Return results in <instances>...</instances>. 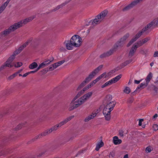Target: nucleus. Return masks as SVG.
Listing matches in <instances>:
<instances>
[{
  "label": "nucleus",
  "mask_w": 158,
  "mask_h": 158,
  "mask_svg": "<svg viewBox=\"0 0 158 158\" xmlns=\"http://www.w3.org/2000/svg\"><path fill=\"white\" fill-rule=\"evenodd\" d=\"M102 67V65H101L93 71L85 80L78 87L77 90H79L82 88L86 84L91 80L98 72L101 70Z\"/></svg>",
  "instance_id": "1"
},
{
  "label": "nucleus",
  "mask_w": 158,
  "mask_h": 158,
  "mask_svg": "<svg viewBox=\"0 0 158 158\" xmlns=\"http://www.w3.org/2000/svg\"><path fill=\"white\" fill-rule=\"evenodd\" d=\"M93 94L92 92H89L83 95L77 100H76L74 102L77 107L80 106L85 103L87 100L90 98Z\"/></svg>",
  "instance_id": "2"
},
{
  "label": "nucleus",
  "mask_w": 158,
  "mask_h": 158,
  "mask_svg": "<svg viewBox=\"0 0 158 158\" xmlns=\"http://www.w3.org/2000/svg\"><path fill=\"white\" fill-rule=\"evenodd\" d=\"M22 50V47H19L18 49L16 50L14 52L13 55L9 58L7 61L5 63V64L2 65L1 68H4L5 66L9 67H12L14 65L12 63V62L15 59V56L19 53Z\"/></svg>",
  "instance_id": "3"
},
{
  "label": "nucleus",
  "mask_w": 158,
  "mask_h": 158,
  "mask_svg": "<svg viewBox=\"0 0 158 158\" xmlns=\"http://www.w3.org/2000/svg\"><path fill=\"white\" fill-rule=\"evenodd\" d=\"M108 13L107 10H106L102 12L99 14L92 21V23L94 25H96L100 23L104 19Z\"/></svg>",
  "instance_id": "4"
},
{
  "label": "nucleus",
  "mask_w": 158,
  "mask_h": 158,
  "mask_svg": "<svg viewBox=\"0 0 158 158\" xmlns=\"http://www.w3.org/2000/svg\"><path fill=\"white\" fill-rule=\"evenodd\" d=\"M108 13L107 10H106L102 12L99 14L92 21V23L94 25H96L100 23L104 19Z\"/></svg>",
  "instance_id": "5"
},
{
  "label": "nucleus",
  "mask_w": 158,
  "mask_h": 158,
  "mask_svg": "<svg viewBox=\"0 0 158 158\" xmlns=\"http://www.w3.org/2000/svg\"><path fill=\"white\" fill-rule=\"evenodd\" d=\"M70 40L74 47H79L82 42L81 38L79 35H73Z\"/></svg>",
  "instance_id": "6"
},
{
  "label": "nucleus",
  "mask_w": 158,
  "mask_h": 158,
  "mask_svg": "<svg viewBox=\"0 0 158 158\" xmlns=\"http://www.w3.org/2000/svg\"><path fill=\"white\" fill-rule=\"evenodd\" d=\"M113 110L112 107L110 108V106L106 105L103 109V113L105 116V119L107 120H109L110 118V112Z\"/></svg>",
  "instance_id": "7"
},
{
  "label": "nucleus",
  "mask_w": 158,
  "mask_h": 158,
  "mask_svg": "<svg viewBox=\"0 0 158 158\" xmlns=\"http://www.w3.org/2000/svg\"><path fill=\"white\" fill-rule=\"evenodd\" d=\"M112 99V97L110 95H107L106 97L105 101L107 102V104L106 105H108L110 106V108L112 107L113 110V109L114 107L115 106L116 104V102L113 101L112 102H110Z\"/></svg>",
  "instance_id": "8"
},
{
  "label": "nucleus",
  "mask_w": 158,
  "mask_h": 158,
  "mask_svg": "<svg viewBox=\"0 0 158 158\" xmlns=\"http://www.w3.org/2000/svg\"><path fill=\"white\" fill-rule=\"evenodd\" d=\"M17 29L15 24L10 26L8 29H6L2 32V34L4 35H6L11 32Z\"/></svg>",
  "instance_id": "9"
},
{
  "label": "nucleus",
  "mask_w": 158,
  "mask_h": 158,
  "mask_svg": "<svg viewBox=\"0 0 158 158\" xmlns=\"http://www.w3.org/2000/svg\"><path fill=\"white\" fill-rule=\"evenodd\" d=\"M29 22V19L28 18H26L25 19L22 20L20 21L15 23L17 28L18 29L21 27L23 26V25Z\"/></svg>",
  "instance_id": "10"
},
{
  "label": "nucleus",
  "mask_w": 158,
  "mask_h": 158,
  "mask_svg": "<svg viewBox=\"0 0 158 158\" xmlns=\"http://www.w3.org/2000/svg\"><path fill=\"white\" fill-rule=\"evenodd\" d=\"M77 98H78L77 97V96H75L73 99L69 106V107L68 108V110L69 111H71L77 108L76 105L75 104L74 101Z\"/></svg>",
  "instance_id": "11"
},
{
  "label": "nucleus",
  "mask_w": 158,
  "mask_h": 158,
  "mask_svg": "<svg viewBox=\"0 0 158 158\" xmlns=\"http://www.w3.org/2000/svg\"><path fill=\"white\" fill-rule=\"evenodd\" d=\"M139 47L136 43L134 44L130 51L129 56L130 57L132 56L137 49Z\"/></svg>",
  "instance_id": "12"
},
{
  "label": "nucleus",
  "mask_w": 158,
  "mask_h": 158,
  "mask_svg": "<svg viewBox=\"0 0 158 158\" xmlns=\"http://www.w3.org/2000/svg\"><path fill=\"white\" fill-rule=\"evenodd\" d=\"M150 39V37H147L141 40L138 41L136 43L139 47L143 45V44L147 42Z\"/></svg>",
  "instance_id": "13"
},
{
  "label": "nucleus",
  "mask_w": 158,
  "mask_h": 158,
  "mask_svg": "<svg viewBox=\"0 0 158 158\" xmlns=\"http://www.w3.org/2000/svg\"><path fill=\"white\" fill-rule=\"evenodd\" d=\"M64 44L66 46V48L69 50H72L74 47L73 44L71 42V40L65 41Z\"/></svg>",
  "instance_id": "14"
},
{
  "label": "nucleus",
  "mask_w": 158,
  "mask_h": 158,
  "mask_svg": "<svg viewBox=\"0 0 158 158\" xmlns=\"http://www.w3.org/2000/svg\"><path fill=\"white\" fill-rule=\"evenodd\" d=\"M74 117V116L73 115L71 116H70L68 117L58 124L59 125L60 127L61 126L65 124L68 122L70 121L71 119H72V118H73Z\"/></svg>",
  "instance_id": "15"
},
{
  "label": "nucleus",
  "mask_w": 158,
  "mask_h": 158,
  "mask_svg": "<svg viewBox=\"0 0 158 158\" xmlns=\"http://www.w3.org/2000/svg\"><path fill=\"white\" fill-rule=\"evenodd\" d=\"M138 3L136 2V1L135 0L132 2L130 4L126 6L125 7L123 8V11H127L131 8H132L135 5Z\"/></svg>",
  "instance_id": "16"
},
{
  "label": "nucleus",
  "mask_w": 158,
  "mask_h": 158,
  "mask_svg": "<svg viewBox=\"0 0 158 158\" xmlns=\"http://www.w3.org/2000/svg\"><path fill=\"white\" fill-rule=\"evenodd\" d=\"M91 87V85H88L87 86L83 88L76 95V96L78 98L80 96H81L84 92L89 88Z\"/></svg>",
  "instance_id": "17"
},
{
  "label": "nucleus",
  "mask_w": 158,
  "mask_h": 158,
  "mask_svg": "<svg viewBox=\"0 0 158 158\" xmlns=\"http://www.w3.org/2000/svg\"><path fill=\"white\" fill-rule=\"evenodd\" d=\"M147 30L146 27H144L143 28L141 31H140L139 33L137 34L133 38V39L136 41L137 39H138L142 35L143 33L144 32Z\"/></svg>",
  "instance_id": "18"
},
{
  "label": "nucleus",
  "mask_w": 158,
  "mask_h": 158,
  "mask_svg": "<svg viewBox=\"0 0 158 158\" xmlns=\"http://www.w3.org/2000/svg\"><path fill=\"white\" fill-rule=\"evenodd\" d=\"M157 21L156 20H153L152 22H151L150 23L148 24L146 27H146L147 29V30L151 27H155L157 25H158V24L156 23Z\"/></svg>",
  "instance_id": "19"
},
{
  "label": "nucleus",
  "mask_w": 158,
  "mask_h": 158,
  "mask_svg": "<svg viewBox=\"0 0 158 158\" xmlns=\"http://www.w3.org/2000/svg\"><path fill=\"white\" fill-rule=\"evenodd\" d=\"M113 142L115 145H118L122 143V140L120 139H118L117 136H114L113 137Z\"/></svg>",
  "instance_id": "20"
},
{
  "label": "nucleus",
  "mask_w": 158,
  "mask_h": 158,
  "mask_svg": "<svg viewBox=\"0 0 158 158\" xmlns=\"http://www.w3.org/2000/svg\"><path fill=\"white\" fill-rule=\"evenodd\" d=\"M97 114V113H93L89 115L88 117H87L85 119V122H88L91 119L95 117Z\"/></svg>",
  "instance_id": "21"
},
{
  "label": "nucleus",
  "mask_w": 158,
  "mask_h": 158,
  "mask_svg": "<svg viewBox=\"0 0 158 158\" xmlns=\"http://www.w3.org/2000/svg\"><path fill=\"white\" fill-rule=\"evenodd\" d=\"M49 64L47 60L41 63L37 69V70H38L41 68H42L47 66Z\"/></svg>",
  "instance_id": "22"
},
{
  "label": "nucleus",
  "mask_w": 158,
  "mask_h": 158,
  "mask_svg": "<svg viewBox=\"0 0 158 158\" xmlns=\"http://www.w3.org/2000/svg\"><path fill=\"white\" fill-rule=\"evenodd\" d=\"M130 35L129 33H127L120 40V42L123 44L126 40L127 38L129 37Z\"/></svg>",
  "instance_id": "23"
},
{
  "label": "nucleus",
  "mask_w": 158,
  "mask_h": 158,
  "mask_svg": "<svg viewBox=\"0 0 158 158\" xmlns=\"http://www.w3.org/2000/svg\"><path fill=\"white\" fill-rule=\"evenodd\" d=\"M148 84L146 82V83H141L140 84L139 86L136 89V90H135V91L133 93H135V91H138L139 92V89L140 88H145L146 86L147 85H148Z\"/></svg>",
  "instance_id": "24"
},
{
  "label": "nucleus",
  "mask_w": 158,
  "mask_h": 158,
  "mask_svg": "<svg viewBox=\"0 0 158 158\" xmlns=\"http://www.w3.org/2000/svg\"><path fill=\"white\" fill-rule=\"evenodd\" d=\"M112 53L111 51H110L106 53H103L100 56V57L101 58H104L111 55Z\"/></svg>",
  "instance_id": "25"
},
{
  "label": "nucleus",
  "mask_w": 158,
  "mask_h": 158,
  "mask_svg": "<svg viewBox=\"0 0 158 158\" xmlns=\"http://www.w3.org/2000/svg\"><path fill=\"white\" fill-rule=\"evenodd\" d=\"M59 66L57 63H56L54 64L51 65L49 67V70L50 71H52L54 69H56Z\"/></svg>",
  "instance_id": "26"
},
{
  "label": "nucleus",
  "mask_w": 158,
  "mask_h": 158,
  "mask_svg": "<svg viewBox=\"0 0 158 158\" xmlns=\"http://www.w3.org/2000/svg\"><path fill=\"white\" fill-rule=\"evenodd\" d=\"M104 145V143L102 141L98 143L96 145L95 150L98 151L99 149Z\"/></svg>",
  "instance_id": "27"
},
{
  "label": "nucleus",
  "mask_w": 158,
  "mask_h": 158,
  "mask_svg": "<svg viewBox=\"0 0 158 158\" xmlns=\"http://www.w3.org/2000/svg\"><path fill=\"white\" fill-rule=\"evenodd\" d=\"M59 127H60L59 126L58 124H57L55 125L52 126L51 128L49 129L50 130L51 133L53 131H56V130L58 129V128Z\"/></svg>",
  "instance_id": "28"
},
{
  "label": "nucleus",
  "mask_w": 158,
  "mask_h": 158,
  "mask_svg": "<svg viewBox=\"0 0 158 158\" xmlns=\"http://www.w3.org/2000/svg\"><path fill=\"white\" fill-rule=\"evenodd\" d=\"M37 66V64L35 62H34L29 65V69H32L36 68Z\"/></svg>",
  "instance_id": "29"
},
{
  "label": "nucleus",
  "mask_w": 158,
  "mask_h": 158,
  "mask_svg": "<svg viewBox=\"0 0 158 158\" xmlns=\"http://www.w3.org/2000/svg\"><path fill=\"white\" fill-rule=\"evenodd\" d=\"M152 74L151 73H150L147 76L145 80L146 81V82L148 84L152 79Z\"/></svg>",
  "instance_id": "30"
},
{
  "label": "nucleus",
  "mask_w": 158,
  "mask_h": 158,
  "mask_svg": "<svg viewBox=\"0 0 158 158\" xmlns=\"http://www.w3.org/2000/svg\"><path fill=\"white\" fill-rule=\"evenodd\" d=\"M32 39L31 38L27 40V41L23 45L20 46V47H22V50H23L25 48L28 44L31 41Z\"/></svg>",
  "instance_id": "31"
},
{
  "label": "nucleus",
  "mask_w": 158,
  "mask_h": 158,
  "mask_svg": "<svg viewBox=\"0 0 158 158\" xmlns=\"http://www.w3.org/2000/svg\"><path fill=\"white\" fill-rule=\"evenodd\" d=\"M122 77V75L120 74H119L116 77H115L114 78H112V79L114 81V83L116 82L121 78Z\"/></svg>",
  "instance_id": "32"
},
{
  "label": "nucleus",
  "mask_w": 158,
  "mask_h": 158,
  "mask_svg": "<svg viewBox=\"0 0 158 158\" xmlns=\"http://www.w3.org/2000/svg\"><path fill=\"white\" fill-rule=\"evenodd\" d=\"M110 73H109L107 74H106V73H104L102 74L100 76L102 78H106L108 77L109 76V74Z\"/></svg>",
  "instance_id": "33"
},
{
  "label": "nucleus",
  "mask_w": 158,
  "mask_h": 158,
  "mask_svg": "<svg viewBox=\"0 0 158 158\" xmlns=\"http://www.w3.org/2000/svg\"><path fill=\"white\" fill-rule=\"evenodd\" d=\"M51 133L50 131V130L49 129L46 130L43 133H42V134L44 136H46L47 135L49 134L50 133Z\"/></svg>",
  "instance_id": "34"
},
{
  "label": "nucleus",
  "mask_w": 158,
  "mask_h": 158,
  "mask_svg": "<svg viewBox=\"0 0 158 158\" xmlns=\"http://www.w3.org/2000/svg\"><path fill=\"white\" fill-rule=\"evenodd\" d=\"M124 92L126 94H129L131 90L130 88L128 87H126L125 89L124 90Z\"/></svg>",
  "instance_id": "35"
},
{
  "label": "nucleus",
  "mask_w": 158,
  "mask_h": 158,
  "mask_svg": "<svg viewBox=\"0 0 158 158\" xmlns=\"http://www.w3.org/2000/svg\"><path fill=\"white\" fill-rule=\"evenodd\" d=\"M18 74V73H14L12 75H11L10 77H9L8 78L9 80H11L13 79L15 76H16L17 74Z\"/></svg>",
  "instance_id": "36"
},
{
  "label": "nucleus",
  "mask_w": 158,
  "mask_h": 158,
  "mask_svg": "<svg viewBox=\"0 0 158 158\" xmlns=\"http://www.w3.org/2000/svg\"><path fill=\"white\" fill-rule=\"evenodd\" d=\"M135 41L133 38H132L129 43L127 44V47H129L131 44H132Z\"/></svg>",
  "instance_id": "37"
},
{
  "label": "nucleus",
  "mask_w": 158,
  "mask_h": 158,
  "mask_svg": "<svg viewBox=\"0 0 158 158\" xmlns=\"http://www.w3.org/2000/svg\"><path fill=\"white\" fill-rule=\"evenodd\" d=\"M22 63L21 62H18L15 64V67H19L22 65Z\"/></svg>",
  "instance_id": "38"
},
{
  "label": "nucleus",
  "mask_w": 158,
  "mask_h": 158,
  "mask_svg": "<svg viewBox=\"0 0 158 158\" xmlns=\"http://www.w3.org/2000/svg\"><path fill=\"white\" fill-rule=\"evenodd\" d=\"M25 124H24L23 123L19 124L18 126H17V127H16V129L17 130H19L21 129L22 128V126H23V125H24Z\"/></svg>",
  "instance_id": "39"
},
{
  "label": "nucleus",
  "mask_w": 158,
  "mask_h": 158,
  "mask_svg": "<svg viewBox=\"0 0 158 158\" xmlns=\"http://www.w3.org/2000/svg\"><path fill=\"white\" fill-rule=\"evenodd\" d=\"M152 127L154 131H156L158 130V126L156 124H153Z\"/></svg>",
  "instance_id": "40"
},
{
  "label": "nucleus",
  "mask_w": 158,
  "mask_h": 158,
  "mask_svg": "<svg viewBox=\"0 0 158 158\" xmlns=\"http://www.w3.org/2000/svg\"><path fill=\"white\" fill-rule=\"evenodd\" d=\"M152 150V148L151 147L148 146L146 148V151L148 152H150Z\"/></svg>",
  "instance_id": "41"
},
{
  "label": "nucleus",
  "mask_w": 158,
  "mask_h": 158,
  "mask_svg": "<svg viewBox=\"0 0 158 158\" xmlns=\"http://www.w3.org/2000/svg\"><path fill=\"white\" fill-rule=\"evenodd\" d=\"M115 156V152L114 151H112L110 152L109 154V156L110 157H114Z\"/></svg>",
  "instance_id": "42"
},
{
  "label": "nucleus",
  "mask_w": 158,
  "mask_h": 158,
  "mask_svg": "<svg viewBox=\"0 0 158 158\" xmlns=\"http://www.w3.org/2000/svg\"><path fill=\"white\" fill-rule=\"evenodd\" d=\"M35 15H33L30 17H29L28 18V19H29V22H30L35 19Z\"/></svg>",
  "instance_id": "43"
},
{
  "label": "nucleus",
  "mask_w": 158,
  "mask_h": 158,
  "mask_svg": "<svg viewBox=\"0 0 158 158\" xmlns=\"http://www.w3.org/2000/svg\"><path fill=\"white\" fill-rule=\"evenodd\" d=\"M65 60H63L57 62L58 64L59 65V66L63 64Z\"/></svg>",
  "instance_id": "44"
},
{
  "label": "nucleus",
  "mask_w": 158,
  "mask_h": 158,
  "mask_svg": "<svg viewBox=\"0 0 158 158\" xmlns=\"http://www.w3.org/2000/svg\"><path fill=\"white\" fill-rule=\"evenodd\" d=\"M44 136L42 134V133L39 134L38 135L35 136V139H37L38 138H41L42 136Z\"/></svg>",
  "instance_id": "45"
},
{
  "label": "nucleus",
  "mask_w": 158,
  "mask_h": 158,
  "mask_svg": "<svg viewBox=\"0 0 158 158\" xmlns=\"http://www.w3.org/2000/svg\"><path fill=\"white\" fill-rule=\"evenodd\" d=\"M62 5H60L58 6L55 8L53 9L54 11H55L58 9H59L62 6Z\"/></svg>",
  "instance_id": "46"
},
{
  "label": "nucleus",
  "mask_w": 158,
  "mask_h": 158,
  "mask_svg": "<svg viewBox=\"0 0 158 158\" xmlns=\"http://www.w3.org/2000/svg\"><path fill=\"white\" fill-rule=\"evenodd\" d=\"M123 131L122 130H120L119 131V134L120 136H123Z\"/></svg>",
  "instance_id": "47"
},
{
  "label": "nucleus",
  "mask_w": 158,
  "mask_h": 158,
  "mask_svg": "<svg viewBox=\"0 0 158 158\" xmlns=\"http://www.w3.org/2000/svg\"><path fill=\"white\" fill-rule=\"evenodd\" d=\"M54 60V58L53 57H51L48 60H47L48 61L49 63L50 64L51 62L52 61Z\"/></svg>",
  "instance_id": "48"
},
{
  "label": "nucleus",
  "mask_w": 158,
  "mask_h": 158,
  "mask_svg": "<svg viewBox=\"0 0 158 158\" xmlns=\"http://www.w3.org/2000/svg\"><path fill=\"white\" fill-rule=\"evenodd\" d=\"M132 61V60L131 59L127 61H126L125 62V64H126L125 65L127 64H128L130 63Z\"/></svg>",
  "instance_id": "49"
},
{
  "label": "nucleus",
  "mask_w": 158,
  "mask_h": 158,
  "mask_svg": "<svg viewBox=\"0 0 158 158\" xmlns=\"http://www.w3.org/2000/svg\"><path fill=\"white\" fill-rule=\"evenodd\" d=\"M143 121V119H140L139 121V125L140 126H141L142 125V122Z\"/></svg>",
  "instance_id": "50"
},
{
  "label": "nucleus",
  "mask_w": 158,
  "mask_h": 158,
  "mask_svg": "<svg viewBox=\"0 0 158 158\" xmlns=\"http://www.w3.org/2000/svg\"><path fill=\"white\" fill-rule=\"evenodd\" d=\"M154 57H156L158 56V52H154L153 55Z\"/></svg>",
  "instance_id": "51"
},
{
  "label": "nucleus",
  "mask_w": 158,
  "mask_h": 158,
  "mask_svg": "<svg viewBox=\"0 0 158 158\" xmlns=\"http://www.w3.org/2000/svg\"><path fill=\"white\" fill-rule=\"evenodd\" d=\"M96 83V81L94 80L92 82L90 83L89 85H91V86H92L93 85L95 84Z\"/></svg>",
  "instance_id": "52"
},
{
  "label": "nucleus",
  "mask_w": 158,
  "mask_h": 158,
  "mask_svg": "<svg viewBox=\"0 0 158 158\" xmlns=\"http://www.w3.org/2000/svg\"><path fill=\"white\" fill-rule=\"evenodd\" d=\"M140 81H137L136 80H135L134 81L135 83L136 84H139L140 83Z\"/></svg>",
  "instance_id": "53"
},
{
  "label": "nucleus",
  "mask_w": 158,
  "mask_h": 158,
  "mask_svg": "<svg viewBox=\"0 0 158 158\" xmlns=\"http://www.w3.org/2000/svg\"><path fill=\"white\" fill-rule=\"evenodd\" d=\"M29 73L28 72V73H27L25 74H24L23 76V77H26V76H27L28 75H29Z\"/></svg>",
  "instance_id": "54"
},
{
  "label": "nucleus",
  "mask_w": 158,
  "mask_h": 158,
  "mask_svg": "<svg viewBox=\"0 0 158 158\" xmlns=\"http://www.w3.org/2000/svg\"><path fill=\"white\" fill-rule=\"evenodd\" d=\"M109 81L110 82V83L111 85L113 83H114V81L112 79Z\"/></svg>",
  "instance_id": "55"
},
{
  "label": "nucleus",
  "mask_w": 158,
  "mask_h": 158,
  "mask_svg": "<svg viewBox=\"0 0 158 158\" xmlns=\"http://www.w3.org/2000/svg\"><path fill=\"white\" fill-rule=\"evenodd\" d=\"M38 70H37V69H36V70L35 71H30V72H28L29 73V74H30L31 73H35V72H36V71H37Z\"/></svg>",
  "instance_id": "56"
},
{
  "label": "nucleus",
  "mask_w": 158,
  "mask_h": 158,
  "mask_svg": "<svg viewBox=\"0 0 158 158\" xmlns=\"http://www.w3.org/2000/svg\"><path fill=\"white\" fill-rule=\"evenodd\" d=\"M106 86H107L106 84V83H105L104 84L102 85V88H103L106 87Z\"/></svg>",
  "instance_id": "57"
},
{
  "label": "nucleus",
  "mask_w": 158,
  "mask_h": 158,
  "mask_svg": "<svg viewBox=\"0 0 158 158\" xmlns=\"http://www.w3.org/2000/svg\"><path fill=\"white\" fill-rule=\"evenodd\" d=\"M106 84L107 86L111 85L110 82H109V81L106 82Z\"/></svg>",
  "instance_id": "58"
},
{
  "label": "nucleus",
  "mask_w": 158,
  "mask_h": 158,
  "mask_svg": "<svg viewBox=\"0 0 158 158\" xmlns=\"http://www.w3.org/2000/svg\"><path fill=\"white\" fill-rule=\"evenodd\" d=\"M157 117H158V115L157 114H156L154 115L153 118H157Z\"/></svg>",
  "instance_id": "59"
},
{
  "label": "nucleus",
  "mask_w": 158,
  "mask_h": 158,
  "mask_svg": "<svg viewBox=\"0 0 158 158\" xmlns=\"http://www.w3.org/2000/svg\"><path fill=\"white\" fill-rule=\"evenodd\" d=\"M123 158H128V154L125 155L123 157Z\"/></svg>",
  "instance_id": "60"
},
{
  "label": "nucleus",
  "mask_w": 158,
  "mask_h": 158,
  "mask_svg": "<svg viewBox=\"0 0 158 158\" xmlns=\"http://www.w3.org/2000/svg\"><path fill=\"white\" fill-rule=\"evenodd\" d=\"M102 77H101V76H99V77H97V79L99 80H100V79H101L102 78Z\"/></svg>",
  "instance_id": "61"
},
{
  "label": "nucleus",
  "mask_w": 158,
  "mask_h": 158,
  "mask_svg": "<svg viewBox=\"0 0 158 158\" xmlns=\"http://www.w3.org/2000/svg\"><path fill=\"white\" fill-rule=\"evenodd\" d=\"M154 63L153 62H152L150 63V65L151 67H152L153 66V65H154Z\"/></svg>",
  "instance_id": "62"
},
{
  "label": "nucleus",
  "mask_w": 158,
  "mask_h": 158,
  "mask_svg": "<svg viewBox=\"0 0 158 158\" xmlns=\"http://www.w3.org/2000/svg\"><path fill=\"white\" fill-rule=\"evenodd\" d=\"M94 80L95 81H96V82L99 81V80L97 78L96 79Z\"/></svg>",
  "instance_id": "63"
},
{
  "label": "nucleus",
  "mask_w": 158,
  "mask_h": 158,
  "mask_svg": "<svg viewBox=\"0 0 158 158\" xmlns=\"http://www.w3.org/2000/svg\"><path fill=\"white\" fill-rule=\"evenodd\" d=\"M19 77L22 76V74H19Z\"/></svg>",
  "instance_id": "64"
}]
</instances>
